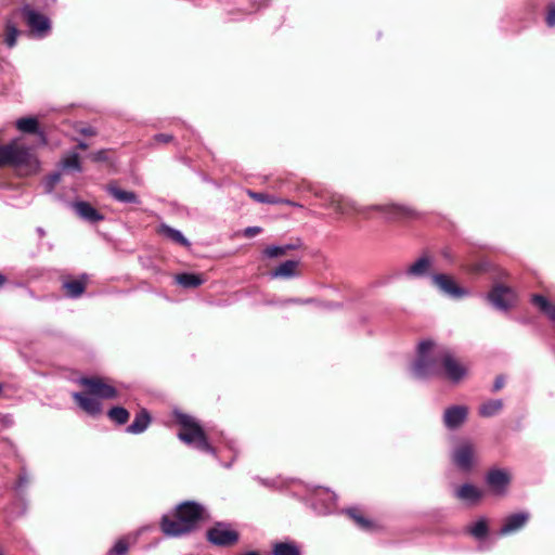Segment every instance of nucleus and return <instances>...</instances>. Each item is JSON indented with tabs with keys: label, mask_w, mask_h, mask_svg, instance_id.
<instances>
[{
	"label": "nucleus",
	"mask_w": 555,
	"mask_h": 555,
	"mask_svg": "<svg viewBox=\"0 0 555 555\" xmlns=\"http://www.w3.org/2000/svg\"><path fill=\"white\" fill-rule=\"evenodd\" d=\"M4 28H5L4 43L9 48H13L16 44L17 37L20 36V30L10 18H8L5 21Z\"/></svg>",
	"instance_id": "obj_32"
},
{
	"label": "nucleus",
	"mask_w": 555,
	"mask_h": 555,
	"mask_svg": "<svg viewBox=\"0 0 555 555\" xmlns=\"http://www.w3.org/2000/svg\"><path fill=\"white\" fill-rule=\"evenodd\" d=\"M108 418L117 425H124L129 420V412L122 406H113L107 412Z\"/></svg>",
	"instance_id": "obj_33"
},
{
	"label": "nucleus",
	"mask_w": 555,
	"mask_h": 555,
	"mask_svg": "<svg viewBox=\"0 0 555 555\" xmlns=\"http://www.w3.org/2000/svg\"><path fill=\"white\" fill-rule=\"evenodd\" d=\"M531 301L540 311L545 313L551 321H555V305H552L547 298L537 294L532 296Z\"/></svg>",
	"instance_id": "obj_27"
},
{
	"label": "nucleus",
	"mask_w": 555,
	"mask_h": 555,
	"mask_svg": "<svg viewBox=\"0 0 555 555\" xmlns=\"http://www.w3.org/2000/svg\"><path fill=\"white\" fill-rule=\"evenodd\" d=\"M514 298L513 291L502 284L494 285L487 295L490 304L501 311H507L513 306Z\"/></svg>",
	"instance_id": "obj_11"
},
{
	"label": "nucleus",
	"mask_w": 555,
	"mask_h": 555,
	"mask_svg": "<svg viewBox=\"0 0 555 555\" xmlns=\"http://www.w3.org/2000/svg\"><path fill=\"white\" fill-rule=\"evenodd\" d=\"M242 555H260L257 551H247Z\"/></svg>",
	"instance_id": "obj_52"
},
{
	"label": "nucleus",
	"mask_w": 555,
	"mask_h": 555,
	"mask_svg": "<svg viewBox=\"0 0 555 555\" xmlns=\"http://www.w3.org/2000/svg\"><path fill=\"white\" fill-rule=\"evenodd\" d=\"M311 500L315 511L328 514L336 506L337 495L327 488L317 486L313 488Z\"/></svg>",
	"instance_id": "obj_10"
},
{
	"label": "nucleus",
	"mask_w": 555,
	"mask_h": 555,
	"mask_svg": "<svg viewBox=\"0 0 555 555\" xmlns=\"http://www.w3.org/2000/svg\"><path fill=\"white\" fill-rule=\"evenodd\" d=\"M207 541L218 547H228L236 544L240 533L227 521H217L206 531Z\"/></svg>",
	"instance_id": "obj_6"
},
{
	"label": "nucleus",
	"mask_w": 555,
	"mask_h": 555,
	"mask_svg": "<svg viewBox=\"0 0 555 555\" xmlns=\"http://www.w3.org/2000/svg\"><path fill=\"white\" fill-rule=\"evenodd\" d=\"M73 208L82 220L88 222L95 223L104 219V216L87 202H75L73 203Z\"/></svg>",
	"instance_id": "obj_20"
},
{
	"label": "nucleus",
	"mask_w": 555,
	"mask_h": 555,
	"mask_svg": "<svg viewBox=\"0 0 555 555\" xmlns=\"http://www.w3.org/2000/svg\"><path fill=\"white\" fill-rule=\"evenodd\" d=\"M511 476L505 469L492 468L486 475V483L496 495L505 494Z\"/></svg>",
	"instance_id": "obj_13"
},
{
	"label": "nucleus",
	"mask_w": 555,
	"mask_h": 555,
	"mask_svg": "<svg viewBox=\"0 0 555 555\" xmlns=\"http://www.w3.org/2000/svg\"><path fill=\"white\" fill-rule=\"evenodd\" d=\"M231 466V463L225 464L224 467L229 468Z\"/></svg>",
	"instance_id": "obj_55"
},
{
	"label": "nucleus",
	"mask_w": 555,
	"mask_h": 555,
	"mask_svg": "<svg viewBox=\"0 0 555 555\" xmlns=\"http://www.w3.org/2000/svg\"><path fill=\"white\" fill-rule=\"evenodd\" d=\"M176 282L183 288H196L204 283L199 274L180 273L176 275Z\"/></svg>",
	"instance_id": "obj_26"
},
{
	"label": "nucleus",
	"mask_w": 555,
	"mask_h": 555,
	"mask_svg": "<svg viewBox=\"0 0 555 555\" xmlns=\"http://www.w3.org/2000/svg\"><path fill=\"white\" fill-rule=\"evenodd\" d=\"M294 248H295V246L292 244H286L283 246L272 245V246H268L263 250V256H266L268 258H275V257L285 255L287 250H291Z\"/></svg>",
	"instance_id": "obj_34"
},
{
	"label": "nucleus",
	"mask_w": 555,
	"mask_h": 555,
	"mask_svg": "<svg viewBox=\"0 0 555 555\" xmlns=\"http://www.w3.org/2000/svg\"><path fill=\"white\" fill-rule=\"evenodd\" d=\"M431 268V260L428 257H421L412 263L406 270L405 274L410 278H423L429 273Z\"/></svg>",
	"instance_id": "obj_23"
},
{
	"label": "nucleus",
	"mask_w": 555,
	"mask_h": 555,
	"mask_svg": "<svg viewBox=\"0 0 555 555\" xmlns=\"http://www.w3.org/2000/svg\"><path fill=\"white\" fill-rule=\"evenodd\" d=\"M451 460L461 472H472L477 463L475 447L467 441L460 443L453 449Z\"/></svg>",
	"instance_id": "obj_9"
},
{
	"label": "nucleus",
	"mask_w": 555,
	"mask_h": 555,
	"mask_svg": "<svg viewBox=\"0 0 555 555\" xmlns=\"http://www.w3.org/2000/svg\"><path fill=\"white\" fill-rule=\"evenodd\" d=\"M266 305H286L284 300H268Z\"/></svg>",
	"instance_id": "obj_48"
},
{
	"label": "nucleus",
	"mask_w": 555,
	"mask_h": 555,
	"mask_svg": "<svg viewBox=\"0 0 555 555\" xmlns=\"http://www.w3.org/2000/svg\"><path fill=\"white\" fill-rule=\"evenodd\" d=\"M80 384L86 386L90 393L103 398L114 399L117 397V390L114 386L106 384L103 379L98 377H83L80 379Z\"/></svg>",
	"instance_id": "obj_12"
},
{
	"label": "nucleus",
	"mask_w": 555,
	"mask_h": 555,
	"mask_svg": "<svg viewBox=\"0 0 555 555\" xmlns=\"http://www.w3.org/2000/svg\"><path fill=\"white\" fill-rule=\"evenodd\" d=\"M206 508L195 501H184L171 514L163 515L160 529L168 538H181L195 531L206 516Z\"/></svg>",
	"instance_id": "obj_2"
},
{
	"label": "nucleus",
	"mask_w": 555,
	"mask_h": 555,
	"mask_svg": "<svg viewBox=\"0 0 555 555\" xmlns=\"http://www.w3.org/2000/svg\"><path fill=\"white\" fill-rule=\"evenodd\" d=\"M2 390H3V385L0 384V395L2 393Z\"/></svg>",
	"instance_id": "obj_54"
},
{
	"label": "nucleus",
	"mask_w": 555,
	"mask_h": 555,
	"mask_svg": "<svg viewBox=\"0 0 555 555\" xmlns=\"http://www.w3.org/2000/svg\"><path fill=\"white\" fill-rule=\"evenodd\" d=\"M21 13L25 18L31 34L39 39L47 37L51 30V21L44 14L39 13L29 4L21 8Z\"/></svg>",
	"instance_id": "obj_7"
},
{
	"label": "nucleus",
	"mask_w": 555,
	"mask_h": 555,
	"mask_svg": "<svg viewBox=\"0 0 555 555\" xmlns=\"http://www.w3.org/2000/svg\"><path fill=\"white\" fill-rule=\"evenodd\" d=\"M284 302L286 305H288V304H310V302H312V299L309 298V299L302 300L299 298H289V299H284Z\"/></svg>",
	"instance_id": "obj_47"
},
{
	"label": "nucleus",
	"mask_w": 555,
	"mask_h": 555,
	"mask_svg": "<svg viewBox=\"0 0 555 555\" xmlns=\"http://www.w3.org/2000/svg\"><path fill=\"white\" fill-rule=\"evenodd\" d=\"M172 139L173 137L167 133H158L154 135V140L159 143H169Z\"/></svg>",
	"instance_id": "obj_44"
},
{
	"label": "nucleus",
	"mask_w": 555,
	"mask_h": 555,
	"mask_svg": "<svg viewBox=\"0 0 555 555\" xmlns=\"http://www.w3.org/2000/svg\"><path fill=\"white\" fill-rule=\"evenodd\" d=\"M503 408L501 399L489 400L482 403L479 408V414L483 417H491L496 415Z\"/></svg>",
	"instance_id": "obj_31"
},
{
	"label": "nucleus",
	"mask_w": 555,
	"mask_h": 555,
	"mask_svg": "<svg viewBox=\"0 0 555 555\" xmlns=\"http://www.w3.org/2000/svg\"><path fill=\"white\" fill-rule=\"evenodd\" d=\"M298 260H286L270 272L271 279H292L297 276Z\"/></svg>",
	"instance_id": "obj_21"
},
{
	"label": "nucleus",
	"mask_w": 555,
	"mask_h": 555,
	"mask_svg": "<svg viewBox=\"0 0 555 555\" xmlns=\"http://www.w3.org/2000/svg\"><path fill=\"white\" fill-rule=\"evenodd\" d=\"M158 233L181 246L190 247L191 245L189 240L183 235L181 231L171 228L166 223H162L159 225Z\"/></svg>",
	"instance_id": "obj_24"
},
{
	"label": "nucleus",
	"mask_w": 555,
	"mask_h": 555,
	"mask_svg": "<svg viewBox=\"0 0 555 555\" xmlns=\"http://www.w3.org/2000/svg\"><path fill=\"white\" fill-rule=\"evenodd\" d=\"M106 192L109 196H112L116 202L122 204H141V201L137 193L133 191H127L120 189L117 184L111 183L106 186Z\"/></svg>",
	"instance_id": "obj_19"
},
{
	"label": "nucleus",
	"mask_w": 555,
	"mask_h": 555,
	"mask_svg": "<svg viewBox=\"0 0 555 555\" xmlns=\"http://www.w3.org/2000/svg\"><path fill=\"white\" fill-rule=\"evenodd\" d=\"M0 423L3 427L9 428L14 425V418L11 414H3L0 417Z\"/></svg>",
	"instance_id": "obj_42"
},
{
	"label": "nucleus",
	"mask_w": 555,
	"mask_h": 555,
	"mask_svg": "<svg viewBox=\"0 0 555 555\" xmlns=\"http://www.w3.org/2000/svg\"><path fill=\"white\" fill-rule=\"evenodd\" d=\"M0 555H2V553L0 552Z\"/></svg>",
	"instance_id": "obj_56"
},
{
	"label": "nucleus",
	"mask_w": 555,
	"mask_h": 555,
	"mask_svg": "<svg viewBox=\"0 0 555 555\" xmlns=\"http://www.w3.org/2000/svg\"><path fill=\"white\" fill-rule=\"evenodd\" d=\"M90 159L95 163H102L108 160V151L107 150H99L89 155Z\"/></svg>",
	"instance_id": "obj_40"
},
{
	"label": "nucleus",
	"mask_w": 555,
	"mask_h": 555,
	"mask_svg": "<svg viewBox=\"0 0 555 555\" xmlns=\"http://www.w3.org/2000/svg\"><path fill=\"white\" fill-rule=\"evenodd\" d=\"M411 374L416 379L443 377L453 384L462 382L468 367L444 346H438L430 339L422 340L417 346L416 359L411 364Z\"/></svg>",
	"instance_id": "obj_1"
},
{
	"label": "nucleus",
	"mask_w": 555,
	"mask_h": 555,
	"mask_svg": "<svg viewBox=\"0 0 555 555\" xmlns=\"http://www.w3.org/2000/svg\"><path fill=\"white\" fill-rule=\"evenodd\" d=\"M63 288L66 291L67 297L76 299L83 294L86 285L82 281L69 280L63 283Z\"/></svg>",
	"instance_id": "obj_30"
},
{
	"label": "nucleus",
	"mask_w": 555,
	"mask_h": 555,
	"mask_svg": "<svg viewBox=\"0 0 555 555\" xmlns=\"http://www.w3.org/2000/svg\"><path fill=\"white\" fill-rule=\"evenodd\" d=\"M433 284L441 294L452 299H462L469 295L467 288L460 286L455 280L443 273L431 274Z\"/></svg>",
	"instance_id": "obj_8"
},
{
	"label": "nucleus",
	"mask_w": 555,
	"mask_h": 555,
	"mask_svg": "<svg viewBox=\"0 0 555 555\" xmlns=\"http://www.w3.org/2000/svg\"><path fill=\"white\" fill-rule=\"evenodd\" d=\"M454 495L459 500L474 505L482 499L483 492L473 483H464L454 491Z\"/></svg>",
	"instance_id": "obj_17"
},
{
	"label": "nucleus",
	"mask_w": 555,
	"mask_h": 555,
	"mask_svg": "<svg viewBox=\"0 0 555 555\" xmlns=\"http://www.w3.org/2000/svg\"><path fill=\"white\" fill-rule=\"evenodd\" d=\"M175 416L182 427V430L178 434L181 441L202 452L216 455V449L208 442L202 426L193 416L182 412H176Z\"/></svg>",
	"instance_id": "obj_5"
},
{
	"label": "nucleus",
	"mask_w": 555,
	"mask_h": 555,
	"mask_svg": "<svg viewBox=\"0 0 555 555\" xmlns=\"http://www.w3.org/2000/svg\"><path fill=\"white\" fill-rule=\"evenodd\" d=\"M36 231L39 234V236H41V237L46 235V231L40 227H38Z\"/></svg>",
	"instance_id": "obj_51"
},
{
	"label": "nucleus",
	"mask_w": 555,
	"mask_h": 555,
	"mask_svg": "<svg viewBox=\"0 0 555 555\" xmlns=\"http://www.w3.org/2000/svg\"><path fill=\"white\" fill-rule=\"evenodd\" d=\"M0 167H12L26 173H35L40 168V162L30 146L17 145L16 141H11L7 144L0 143Z\"/></svg>",
	"instance_id": "obj_4"
},
{
	"label": "nucleus",
	"mask_w": 555,
	"mask_h": 555,
	"mask_svg": "<svg viewBox=\"0 0 555 555\" xmlns=\"http://www.w3.org/2000/svg\"><path fill=\"white\" fill-rule=\"evenodd\" d=\"M247 194H248L249 197H251L253 199H255L258 203H263V204H287V205H293V206L296 205V204H294L291 201L282 199V198H279L276 196L269 195L267 193L254 192V191L248 190Z\"/></svg>",
	"instance_id": "obj_28"
},
{
	"label": "nucleus",
	"mask_w": 555,
	"mask_h": 555,
	"mask_svg": "<svg viewBox=\"0 0 555 555\" xmlns=\"http://www.w3.org/2000/svg\"><path fill=\"white\" fill-rule=\"evenodd\" d=\"M261 483L264 485V486H272V483H270L269 481L267 480H263V479H260Z\"/></svg>",
	"instance_id": "obj_53"
},
{
	"label": "nucleus",
	"mask_w": 555,
	"mask_h": 555,
	"mask_svg": "<svg viewBox=\"0 0 555 555\" xmlns=\"http://www.w3.org/2000/svg\"><path fill=\"white\" fill-rule=\"evenodd\" d=\"M29 481L30 480H29V476H28L27 472L26 470H22L21 474L18 475L16 483L14 486L15 491L18 494H22L26 490V488L28 487Z\"/></svg>",
	"instance_id": "obj_37"
},
{
	"label": "nucleus",
	"mask_w": 555,
	"mask_h": 555,
	"mask_svg": "<svg viewBox=\"0 0 555 555\" xmlns=\"http://www.w3.org/2000/svg\"><path fill=\"white\" fill-rule=\"evenodd\" d=\"M546 23L550 27L555 25V4L548 5Z\"/></svg>",
	"instance_id": "obj_41"
},
{
	"label": "nucleus",
	"mask_w": 555,
	"mask_h": 555,
	"mask_svg": "<svg viewBox=\"0 0 555 555\" xmlns=\"http://www.w3.org/2000/svg\"><path fill=\"white\" fill-rule=\"evenodd\" d=\"M467 531L477 540L485 539L489 532L487 519L485 517H480L467 527Z\"/></svg>",
	"instance_id": "obj_29"
},
{
	"label": "nucleus",
	"mask_w": 555,
	"mask_h": 555,
	"mask_svg": "<svg viewBox=\"0 0 555 555\" xmlns=\"http://www.w3.org/2000/svg\"><path fill=\"white\" fill-rule=\"evenodd\" d=\"M79 132L87 137H92L96 134V130L93 127H82L79 129Z\"/></svg>",
	"instance_id": "obj_46"
},
{
	"label": "nucleus",
	"mask_w": 555,
	"mask_h": 555,
	"mask_svg": "<svg viewBox=\"0 0 555 555\" xmlns=\"http://www.w3.org/2000/svg\"><path fill=\"white\" fill-rule=\"evenodd\" d=\"M62 167L64 169H73L78 172H80L82 170L80 162H79V156L77 153H74L70 156L63 159Z\"/></svg>",
	"instance_id": "obj_36"
},
{
	"label": "nucleus",
	"mask_w": 555,
	"mask_h": 555,
	"mask_svg": "<svg viewBox=\"0 0 555 555\" xmlns=\"http://www.w3.org/2000/svg\"><path fill=\"white\" fill-rule=\"evenodd\" d=\"M467 416L468 408L466 405H451L443 412V425L450 430L457 429L466 422Z\"/></svg>",
	"instance_id": "obj_14"
},
{
	"label": "nucleus",
	"mask_w": 555,
	"mask_h": 555,
	"mask_svg": "<svg viewBox=\"0 0 555 555\" xmlns=\"http://www.w3.org/2000/svg\"><path fill=\"white\" fill-rule=\"evenodd\" d=\"M261 228L260 227H247L245 230H244V236L246 237H254L256 236L257 234H259L261 232Z\"/></svg>",
	"instance_id": "obj_43"
},
{
	"label": "nucleus",
	"mask_w": 555,
	"mask_h": 555,
	"mask_svg": "<svg viewBox=\"0 0 555 555\" xmlns=\"http://www.w3.org/2000/svg\"><path fill=\"white\" fill-rule=\"evenodd\" d=\"M60 180H61V172L56 171V172L49 175L44 179L46 192L51 193L54 190L55 185L60 182Z\"/></svg>",
	"instance_id": "obj_38"
},
{
	"label": "nucleus",
	"mask_w": 555,
	"mask_h": 555,
	"mask_svg": "<svg viewBox=\"0 0 555 555\" xmlns=\"http://www.w3.org/2000/svg\"><path fill=\"white\" fill-rule=\"evenodd\" d=\"M346 513L356 521V524L364 530H369L372 526L371 521L358 514L357 508H349Z\"/></svg>",
	"instance_id": "obj_35"
},
{
	"label": "nucleus",
	"mask_w": 555,
	"mask_h": 555,
	"mask_svg": "<svg viewBox=\"0 0 555 555\" xmlns=\"http://www.w3.org/2000/svg\"><path fill=\"white\" fill-rule=\"evenodd\" d=\"M504 384H505V379H504V377H503V376H501V375H500V376H496V377H495V380H494V383H493V388H492V390H493V391H499L501 388H503Z\"/></svg>",
	"instance_id": "obj_45"
},
{
	"label": "nucleus",
	"mask_w": 555,
	"mask_h": 555,
	"mask_svg": "<svg viewBox=\"0 0 555 555\" xmlns=\"http://www.w3.org/2000/svg\"><path fill=\"white\" fill-rule=\"evenodd\" d=\"M7 282V276L0 273V287L3 286Z\"/></svg>",
	"instance_id": "obj_49"
},
{
	"label": "nucleus",
	"mask_w": 555,
	"mask_h": 555,
	"mask_svg": "<svg viewBox=\"0 0 555 555\" xmlns=\"http://www.w3.org/2000/svg\"><path fill=\"white\" fill-rule=\"evenodd\" d=\"M73 398L76 403L91 416H96L102 411L101 402L94 397L87 396L82 392H74Z\"/></svg>",
	"instance_id": "obj_18"
},
{
	"label": "nucleus",
	"mask_w": 555,
	"mask_h": 555,
	"mask_svg": "<svg viewBox=\"0 0 555 555\" xmlns=\"http://www.w3.org/2000/svg\"><path fill=\"white\" fill-rule=\"evenodd\" d=\"M529 517L530 515L527 512H519L508 515L507 517L504 518L498 534L504 537L519 531L521 528L526 526V524L529 520Z\"/></svg>",
	"instance_id": "obj_15"
},
{
	"label": "nucleus",
	"mask_w": 555,
	"mask_h": 555,
	"mask_svg": "<svg viewBox=\"0 0 555 555\" xmlns=\"http://www.w3.org/2000/svg\"><path fill=\"white\" fill-rule=\"evenodd\" d=\"M78 147L81 150H86L88 149V144L85 141H79Z\"/></svg>",
	"instance_id": "obj_50"
},
{
	"label": "nucleus",
	"mask_w": 555,
	"mask_h": 555,
	"mask_svg": "<svg viewBox=\"0 0 555 555\" xmlns=\"http://www.w3.org/2000/svg\"><path fill=\"white\" fill-rule=\"evenodd\" d=\"M128 544L125 540H118L111 550L112 555H126L128 552Z\"/></svg>",
	"instance_id": "obj_39"
},
{
	"label": "nucleus",
	"mask_w": 555,
	"mask_h": 555,
	"mask_svg": "<svg viewBox=\"0 0 555 555\" xmlns=\"http://www.w3.org/2000/svg\"><path fill=\"white\" fill-rule=\"evenodd\" d=\"M15 127L23 133L37 134L40 140V145L48 144L46 133L39 128V122L36 117H22L15 121Z\"/></svg>",
	"instance_id": "obj_16"
},
{
	"label": "nucleus",
	"mask_w": 555,
	"mask_h": 555,
	"mask_svg": "<svg viewBox=\"0 0 555 555\" xmlns=\"http://www.w3.org/2000/svg\"><path fill=\"white\" fill-rule=\"evenodd\" d=\"M151 424V415L146 410L140 411L133 422L126 428V433L139 435L144 433Z\"/></svg>",
	"instance_id": "obj_22"
},
{
	"label": "nucleus",
	"mask_w": 555,
	"mask_h": 555,
	"mask_svg": "<svg viewBox=\"0 0 555 555\" xmlns=\"http://www.w3.org/2000/svg\"><path fill=\"white\" fill-rule=\"evenodd\" d=\"M326 207L340 215L359 214L363 215L364 217H367L371 210H375L380 212L385 219L389 221L414 218L417 215L413 208L405 205L385 204L365 207L360 206L354 201L340 194H332L326 201Z\"/></svg>",
	"instance_id": "obj_3"
},
{
	"label": "nucleus",
	"mask_w": 555,
	"mask_h": 555,
	"mask_svg": "<svg viewBox=\"0 0 555 555\" xmlns=\"http://www.w3.org/2000/svg\"><path fill=\"white\" fill-rule=\"evenodd\" d=\"M272 555H301L295 541H279L272 544Z\"/></svg>",
	"instance_id": "obj_25"
}]
</instances>
